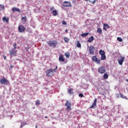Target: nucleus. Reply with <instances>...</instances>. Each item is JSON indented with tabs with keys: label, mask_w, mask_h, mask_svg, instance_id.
<instances>
[{
	"label": "nucleus",
	"mask_w": 128,
	"mask_h": 128,
	"mask_svg": "<svg viewBox=\"0 0 128 128\" xmlns=\"http://www.w3.org/2000/svg\"><path fill=\"white\" fill-rule=\"evenodd\" d=\"M47 44L48 46H50L51 48H56V46H58V41L56 40L49 41L48 42Z\"/></svg>",
	"instance_id": "nucleus-1"
},
{
	"label": "nucleus",
	"mask_w": 128,
	"mask_h": 128,
	"mask_svg": "<svg viewBox=\"0 0 128 128\" xmlns=\"http://www.w3.org/2000/svg\"><path fill=\"white\" fill-rule=\"evenodd\" d=\"M58 70V66H56V68L54 69L52 68H50L48 70H46V76H50V72H56V70Z\"/></svg>",
	"instance_id": "nucleus-2"
},
{
	"label": "nucleus",
	"mask_w": 128,
	"mask_h": 128,
	"mask_svg": "<svg viewBox=\"0 0 128 128\" xmlns=\"http://www.w3.org/2000/svg\"><path fill=\"white\" fill-rule=\"evenodd\" d=\"M0 84L5 86H10V81L4 77L3 78L0 79Z\"/></svg>",
	"instance_id": "nucleus-3"
},
{
	"label": "nucleus",
	"mask_w": 128,
	"mask_h": 128,
	"mask_svg": "<svg viewBox=\"0 0 128 128\" xmlns=\"http://www.w3.org/2000/svg\"><path fill=\"white\" fill-rule=\"evenodd\" d=\"M66 110L68 112H70V110H72V103L70 102L68 100H66V102L65 104Z\"/></svg>",
	"instance_id": "nucleus-4"
},
{
	"label": "nucleus",
	"mask_w": 128,
	"mask_h": 128,
	"mask_svg": "<svg viewBox=\"0 0 128 128\" xmlns=\"http://www.w3.org/2000/svg\"><path fill=\"white\" fill-rule=\"evenodd\" d=\"M98 72L101 74H104L106 72V68L101 66L98 68Z\"/></svg>",
	"instance_id": "nucleus-5"
},
{
	"label": "nucleus",
	"mask_w": 128,
	"mask_h": 128,
	"mask_svg": "<svg viewBox=\"0 0 128 128\" xmlns=\"http://www.w3.org/2000/svg\"><path fill=\"white\" fill-rule=\"evenodd\" d=\"M92 60L93 62H94L96 64H100V60L99 58H96V56H94L92 58Z\"/></svg>",
	"instance_id": "nucleus-6"
},
{
	"label": "nucleus",
	"mask_w": 128,
	"mask_h": 128,
	"mask_svg": "<svg viewBox=\"0 0 128 128\" xmlns=\"http://www.w3.org/2000/svg\"><path fill=\"white\" fill-rule=\"evenodd\" d=\"M96 48L94 46H89V52L90 54H94Z\"/></svg>",
	"instance_id": "nucleus-7"
},
{
	"label": "nucleus",
	"mask_w": 128,
	"mask_h": 128,
	"mask_svg": "<svg viewBox=\"0 0 128 128\" xmlns=\"http://www.w3.org/2000/svg\"><path fill=\"white\" fill-rule=\"evenodd\" d=\"M124 56H120L119 59H118V62L120 66H122V62H124Z\"/></svg>",
	"instance_id": "nucleus-8"
},
{
	"label": "nucleus",
	"mask_w": 128,
	"mask_h": 128,
	"mask_svg": "<svg viewBox=\"0 0 128 128\" xmlns=\"http://www.w3.org/2000/svg\"><path fill=\"white\" fill-rule=\"evenodd\" d=\"M10 56H16V49L12 48L10 51Z\"/></svg>",
	"instance_id": "nucleus-9"
},
{
	"label": "nucleus",
	"mask_w": 128,
	"mask_h": 128,
	"mask_svg": "<svg viewBox=\"0 0 128 128\" xmlns=\"http://www.w3.org/2000/svg\"><path fill=\"white\" fill-rule=\"evenodd\" d=\"M18 30L20 32H24L26 30V28H24L22 25H20L18 27Z\"/></svg>",
	"instance_id": "nucleus-10"
},
{
	"label": "nucleus",
	"mask_w": 128,
	"mask_h": 128,
	"mask_svg": "<svg viewBox=\"0 0 128 128\" xmlns=\"http://www.w3.org/2000/svg\"><path fill=\"white\" fill-rule=\"evenodd\" d=\"M63 6L64 8H70L72 6V4L70 2L65 1L63 2Z\"/></svg>",
	"instance_id": "nucleus-11"
},
{
	"label": "nucleus",
	"mask_w": 128,
	"mask_h": 128,
	"mask_svg": "<svg viewBox=\"0 0 128 128\" xmlns=\"http://www.w3.org/2000/svg\"><path fill=\"white\" fill-rule=\"evenodd\" d=\"M103 28L105 30V32H106V30H108V28H110V26H108V24H104L103 25Z\"/></svg>",
	"instance_id": "nucleus-12"
},
{
	"label": "nucleus",
	"mask_w": 128,
	"mask_h": 128,
	"mask_svg": "<svg viewBox=\"0 0 128 128\" xmlns=\"http://www.w3.org/2000/svg\"><path fill=\"white\" fill-rule=\"evenodd\" d=\"M58 60L59 62H64V56L60 55L59 56Z\"/></svg>",
	"instance_id": "nucleus-13"
},
{
	"label": "nucleus",
	"mask_w": 128,
	"mask_h": 128,
	"mask_svg": "<svg viewBox=\"0 0 128 128\" xmlns=\"http://www.w3.org/2000/svg\"><path fill=\"white\" fill-rule=\"evenodd\" d=\"M96 98L94 100V103L92 104V105L90 108H94L95 106H96Z\"/></svg>",
	"instance_id": "nucleus-14"
},
{
	"label": "nucleus",
	"mask_w": 128,
	"mask_h": 128,
	"mask_svg": "<svg viewBox=\"0 0 128 128\" xmlns=\"http://www.w3.org/2000/svg\"><path fill=\"white\" fill-rule=\"evenodd\" d=\"M8 20H9V19L8 17L4 16L2 18V21L4 22H6V24H8Z\"/></svg>",
	"instance_id": "nucleus-15"
},
{
	"label": "nucleus",
	"mask_w": 128,
	"mask_h": 128,
	"mask_svg": "<svg viewBox=\"0 0 128 128\" xmlns=\"http://www.w3.org/2000/svg\"><path fill=\"white\" fill-rule=\"evenodd\" d=\"M68 92L69 94H74V88H70L68 90Z\"/></svg>",
	"instance_id": "nucleus-16"
},
{
	"label": "nucleus",
	"mask_w": 128,
	"mask_h": 128,
	"mask_svg": "<svg viewBox=\"0 0 128 128\" xmlns=\"http://www.w3.org/2000/svg\"><path fill=\"white\" fill-rule=\"evenodd\" d=\"M12 12H20V10L17 8H12Z\"/></svg>",
	"instance_id": "nucleus-17"
},
{
	"label": "nucleus",
	"mask_w": 128,
	"mask_h": 128,
	"mask_svg": "<svg viewBox=\"0 0 128 128\" xmlns=\"http://www.w3.org/2000/svg\"><path fill=\"white\" fill-rule=\"evenodd\" d=\"M94 40V36H91L88 40V42H92V40Z\"/></svg>",
	"instance_id": "nucleus-18"
},
{
	"label": "nucleus",
	"mask_w": 128,
	"mask_h": 128,
	"mask_svg": "<svg viewBox=\"0 0 128 128\" xmlns=\"http://www.w3.org/2000/svg\"><path fill=\"white\" fill-rule=\"evenodd\" d=\"M90 4H94L96 2H98V0H88Z\"/></svg>",
	"instance_id": "nucleus-19"
},
{
	"label": "nucleus",
	"mask_w": 128,
	"mask_h": 128,
	"mask_svg": "<svg viewBox=\"0 0 128 128\" xmlns=\"http://www.w3.org/2000/svg\"><path fill=\"white\" fill-rule=\"evenodd\" d=\"M88 34H90V33L89 32H87V33H84V34H81V36H82L84 38H86V36H88Z\"/></svg>",
	"instance_id": "nucleus-20"
},
{
	"label": "nucleus",
	"mask_w": 128,
	"mask_h": 128,
	"mask_svg": "<svg viewBox=\"0 0 128 128\" xmlns=\"http://www.w3.org/2000/svg\"><path fill=\"white\" fill-rule=\"evenodd\" d=\"M97 32L98 34H102V28H98L97 29Z\"/></svg>",
	"instance_id": "nucleus-21"
},
{
	"label": "nucleus",
	"mask_w": 128,
	"mask_h": 128,
	"mask_svg": "<svg viewBox=\"0 0 128 128\" xmlns=\"http://www.w3.org/2000/svg\"><path fill=\"white\" fill-rule=\"evenodd\" d=\"M106 56L105 54H104L103 55H101V60H106Z\"/></svg>",
	"instance_id": "nucleus-22"
},
{
	"label": "nucleus",
	"mask_w": 128,
	"mask_h": 128,
	"mask_svg": "<svg viewBox=\"0 0 128 128\" xmlns=\"http://www.w3.org/2000/svg\"><path fill=\"white\" fill-rule=\"evenodd\" d=\"M103 77L104 80H107V78H108V74H104L103 76Z\"/></svg>",
	"instance_id": "nucleus-23"
},
{
	"label": "nucleus",
	"mask_w": 128,
	"mask_h": 128,
	"mask_svg": "<svg viewBox=\"0 0 128 128\" xmlns=\"http://www.w3.org/2000/svg\"><path fill=\"white\" fill-rule=\"evenodd\" d=\"M64 39L65 42H70V38H68V37H64Z\"/></svg>",
	"instance_id": "nucleus-24"
},
{
	"label": "nucleus",
	"mask_w": 128,
	"mask_h": 128,
	"mask_svg": "<svg viewBox=\"0 0 128 128\" xmlns=\"http://www.w3.org/2000/svg\"><path fill=\"white\" fill-rule=\"evenodd\" d=\"M65 56H66V58H70V52H66L65 53Z\"/></svg>",
	"instance_id": "nucleus-25"
},
{
	"label": "nucleus",
	"mask_w": 128,
	"mask_h": 128,
	"mask_svg": "<svg viewBox=\"0 0 128 128\" xmlns=\"http://www.w3.org/2000/svg\"><path fill=\"white\" fill-rule=\"evenodd\" d=\"M53 16H56V14H58V11L56 10H54L52 12Z\"/></svg>",
	"instance_id": "nucleus-26"
},
{
	"label": "nucleus",
	"mask_w": 128,
	"mask_h": 128,
	"mask_svg": "<svg viewBox=\"0 0 128 128\" xmlns=\"http://www.w3.org/2000/svg\"><path fill=\"white\" fill-rule=\"evenodd\" d=\"M76 47L77 48H81L82 47V44H80V41H78V40L77 41Z\"/></svg>",
	"instance_id": "nucleus-27"
},
{
	"label": "nucleus",
	"mask_w": 128,
	"mask_h": 128,
	"mask_svg": "<svg viewBox=\"0 0 128 128\" xmlns=\"http://www.w3.org/2000/svg\"><path fill=\"white\" fill-rule=\"evenodd\" d=\"M99 54H100V56H102L104 54V50H100L99 52Z\"/></svg>",
	"instance_id": "nucleus-28"
},
{
	"label": "nucleus",
	"mask_w": 128,
	"mask_h": 128,
	"mask_svg": "<svg viewBox=\"0 0 128 128\" xmlns=\"http://www.w3.org/2000/svg\"><path fill=\"white\" fill-rule=\"evenodd\" d=\"M120 98H124L125 100H128V97H126V96H125L122 94H120Z\"/></svg>",
	"instance_id": "nucleus-29"
},
{
	"label": "nucleus",
	"mask_w": 128,
	"mask_h": 128,
	"mask_svg": "<svg viewBox=\"0 0 128 128\" xmlns=\"http://www.w3.org/2000/svg\"><path fill=\"white\" fill-rule=\"evenodd\" d=\"M35 104L36 106H40V100H37Z\"/></svg>",
	"instance_id": "nucleus-30"
},
{
	"label": "nucleus",
	"mask_w": 128,
	"mask_h": 128,
	"mask_svg": "<svg viewBox=\"0 0 128 128\" xmlns=\"http://www.w3.org/2000/svg\"><path fill=\"white\" fill-rule=\"evenodd\" d=\"M22 22H26V16L22 17Z\"/></svg>",
	"instance_id": "nucleus-31"
},
{
	"label": "nucleus",
	"mask_w": 128,
	"mask_h": 128,
	"mask_svg": "<svg viewBox=\"0 0 128 128\" xmlns=\"http://www.w3.org/2000/svg\"><path fill=\"white\" fill-rule=\"evenodd\" d=\"M117 40H118V42H122V38H120V37H118Z\"/></svg>",
	"instance_id": "nucleus-32"
},
{
	"label": "nucleus",
	"mask_w": 128,
	"mask_h": 128,
	"mask_svg": "<svg viewBox=\"0 0 128 128\" xmlns=\"http://www.w3.org/2000/svg\"><path fill=\"white\" fill-rule=\"evenodd\" d=\"M79 96H80V98H84V94L82 93L80 94Z\"/></svg>",
	"instance_id": "nucleus-33"
},
{
	"label": "nucleus",
	"mask_w": 128,
	"mask_h": 128,
	"mask_svg": "<svg viewBox=\"0 0 128 128\" xmlns=\"http://www.w3.org/2000/svg\"><path fill=\"white\" fill-rule=\"evenodd\" d=\"M0 8H2V10H4V6L2 5H0Z\"/></svg>",
	"instance_id": "nucleus-34"
},
{
	"label": "nucleus",
	"mask_w": 128,
	"mask_h": 128,
	"mask_svg": "<svg viewBox=\"0 0 128 128\" xmlns=\"http://www.w3.org/2000/svg\"><path fill=\"white\" fill-rule=\"evenodd\" d=\"M16 43L14 44V48L13 50H16Z\"/></svg>",
	"instance_id": "nucleus-35"
},
{
	"label": "nucleus",
	"mask_w": 128,
	"mask_h": 128,
	"mask_svg": "<svg viewBox=\"0 0 128 128\" xmlns=\"http://www.w3.org/2000/svg\"><path fill=\"white\" fill-rule=\"evenodd\" d=\"M62 24L66 25V22L64 20V21H62Z\"/></svg>",
	"instance_id": "nucleus-36"
},
{
	"label": "nucleus",
	"mask_w": 128,
	"mask_h": 128,
	"mask_svg": "<svg viewBox=\"0 0 128 128\" xmlns=\"http://www.w3.org/2000/svg\"><path fill=\"white\" fill-rule=\"evenodd\" d=\"M54 7H51L50 8V10H54Z\"/></svg>",
	"instance_id": "nucleus-37"
},
{
	"label": "nucleus",
	"mask_w": 128,
	"mask_h": 128,
	"mask_svg": "<svg viewBox=\"0 0 128 128\" xmlns=\"http://www.w3.org/2000/svg\"><path fill=\"white\" fill-rule=\"evenodd\" d=\"M24 126V124H22L20 125V128H22Z\"/></svg>",
	"instance_id": "nucleus-38"
},
{
	"label": "nucleus",
	"mask_w": 128,
	"mask_h": 128,
	"mask_svg": "<svg viewBox=\"0 0 128 128\" xmlns=\"http://www.w3.org/2000/svg\"><path fill=\"white\" fill-rule=\"evenodd\" d=\"M4 60H6V56H4Z\"/></svg>",
	"instance_id": "nucleus-39"
},
{
	"label": "nucleus",
	"mask_w": 128,
	"mask_h": 128,
	"mask_svg": "<svg viewBox=\"0 0 128 128\" xmlns=\"http://www.w3.org/2000/svg\"><path fill=\"white\" fill-rule=\"evenodd\" d=\"M10 68H14V66H13L12 65H10Z\"/></svg>",
	"instance_id": "nucleus-40"
},
{
	"label": "nucleus",
	"mask_w": 128,
	"mask_h": 128,
	"mask_svg": "<svg viewBox=\"0 0 128 128\" xmlns=\"http://www.w3.org/2000/svg\"><path fill=\"white\" fill-rule=\"evenodd\" d=\"M65 32H66L68 33V29H66V30H65Z\"/></svg>",
	"instance_id": "nucleus-41"
},
{
	"label": "nucleus",
	"mask_w": 128,
	"mask_h": 128,
	"mask_svg": "<svg viewBox=\"0 0 128 128\" xmlns=\"http://www.w3.org/2000/svg\"><path fill=\"white\" fill-rule=\"evenodd\" d=\"M44 118H47L48 116H45Z\"/></svg>",
	"instance_id": "nucleus-42"
},
{
	"label": "nucleus",
	"mask_w": 128,
	"mask_h": 128,
	"mask_svg": "<svg viewBox=\"0 0 128 128\" xmlns=\"http://www.w3.org/2000/svg\"><path fill=\"white\" fill-rule=\"evenodd\" d=\"M85 2H88V0H84Z\"/></svg>",
	"instance_id": "nucleus-43"
},
{
	"label": "nucleus",
	"mask_w": 128,
	"mask_h": 128,
	"mask_svg": "<svg viewBox=\"0 0 128 128\" xmlns=\"http://www.w3.org/2000/svg\"><path fill=\"white\" fill-rule=\"evenodd\" d=\"M36 128H38V125L36 124Z\"/></svg>",
	"instance_id": "nucleus-44"
},
{
	"label": "nucleus",
	"mask_w": 128,
	"mask_h": 128,
	"mask_svg": "<svg viewBox=\"0 0 128 128\" xmlns=\"http://www.w3.org/2000/svg\"><path fill=\"white\" fill-rule=\"evenodd\" d=\"M127 118L128 119V116H127Z\"/></svg>",
	"instance_id": "nucleus-45"
},
{
	"label": "nucleus",
	"mask_w": 128,
	"mask_h": 128,
	"mask_svg": "<svg viewBox=\"0 0 128 128\" xmlns=\"http://www.w3.org/2000/svg\"><path fill=\"white\" fill-rule=\"evenodd\" d=\"M2 128H4V126H2Z\"/></svg>",
	"instance_id": "nucleus-46"
}]
</instances>
